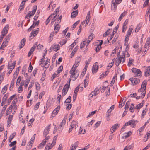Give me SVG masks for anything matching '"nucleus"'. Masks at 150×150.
I'll use <instances>...</instances> for the list:
<instances>
[{"instance_id": "51", "label": "nucleus", "mask_w": 150, "mask_h": 150, "mask_svg": "<svg viewBox=\"0 0 150 150\" xmlns=\"http://www.w3.org/2000/svg\"><path fill=\"white\" fill-rule=\"evenodd\" d=\"M36 26V25H35V23L33 22V23L32 26L28 29V31H30L33 29Z\"/></svg>"}, {"instance_id": "34", "label": "nucleus", "mask_w": 150, "mask_h": 150, "mask_svg": "<svg viewBox=\"0 0 150 150\" xmlns=\"http://www.w3.org/2000/svg\"><path fill=\"white\" fill-rule=\"evenodd\" d=\"M127 11H125L121 14L118 20L119 21H121V19H122V17H124L127 14Z\"/></svg>"}, {"instance_id": "29", "label": "nucleus", "mask_w": 150, "mask_h": 150, "mask_svg": "<svg viewBox=\"0 0 150 150\" xmlns=\"http://www.w3.org/2000/svg\"><path fill=\"white\" fill-rule=\"evenodd\" d=\"M8 43V42H6L4 40V42L0 47V49L3 50V48H5L6 46Z\"/></svg>"}, {"instance_id": "3", "label": "nucleus", "mask_w": 150, "mask_h": 150, "mask_svg": "<svg viewBox=\"0 0 150 150\" xmlns=\"http://www.w3.org/2000/svg\"><path fill=\"white\" fill-rule=\"evenodd\" d=\"M112 10L115 11L116 10L117 4L120 3L121 1L120 0H112Z\"/></svg>"}, {"instance_id": "28", "label": "nucleus", "mask_w": 150, "mask_h": 150, "mask_svg": "<svg viewBox=\"0 0 150 150\" xmlns=\"http://www.w3.org/2000/svg\"><path fill=\"white\" fill-rule=\"evenodd\" d=\"M79 87L78 86L75 89V90L74 92V96H75V98L74 99V100L76 99V97L77 96V92L79 91Z\"/></svg>"}, {"instance_id": "6", "label": "nucleus", "mask_w": 150, "mask_h": 150, "mask_svg": "<svg viewBox=\"0 0 150 150\" xmlns=\"http://www.w3.org/2000/svg\"><path fill=\"white\" fill-rule=\"evenodd\" d=\"M71 80H70L69 82V84H65L64 87L62 91V95L63 96H64L67 93L69 87L70 85V81Z\"/></svg>"}, {"instance_id": "11", "label": "nucleus", "mask_w": 150, "mask_h": 150, "mask_svg": "<svg viewBox=\"0 0 150 150\" xmlns=\"http://www.w3.org/2000/svg\"><path fill=\"white\" fill-rule=\"evenodd\" d=\"M9 25L7 24L6 25V26L5 27L2 31L1 33L2 36H4L5 35H6L8 32V30Z\"/></svg>"}, {"instance_id": "56", "label": "nucleus", "mask_w": 150, "mask_h": 150, "mask_svg": "<svg viewBox=\"0 0 150 150\" xmlns=\"http://www.w3.org/2000/svg\"><path fill=\"white\" fill-rule=\"evenodd\" d=\"M56 143V141L54 140H53V142L51 144H50V143H49L48 144L50 145V148L51 149V148H52L53 147V146Z\"/></svg>"}, {"instance_id": "63", "label": "nucleus", "mask_w": 150, "mask_h": 150, "mask_svg": "<svg viewBox=\"0 0 150 150\" xmlns=\"http://www.w3.org/2000/svg\"><path fill=\"white\" fill-rule=\"evenodd\" d=\"M40 103V102H38L35 105L34 109L35 110H37L38 108Z\"/></svg>"}, {"instance_id": "54", "label": "nucleus", "mask_w": 150, "mask_h": 150, "mask_svg": "<svg viewBox=\"0 0 150 150\" xmlns=\"http://www.w3.org/2000/svg\"><path fill=\"white\" fill-rule=\"evenodd\" d=\"M59 75L58 74H57L56 73H54L52 76V77H51V80H53L56 77H58L59 76Z\"/></svg>"}, {"instance_id": "46", "label": "nucleus", "mask_w": 150, "mask_h": 150, "mask_svg": "<svg viewBox=\"0 0 150 150\" xmlns=\"http://www.w3.org/2000/svg\"><path fill=\"white\" fill-rule=\"evenodd\" d=\"M59 49V45H56L54 46L53 47L54 50L55 52L57 51Z\"/></svg>"}, {"instance_id": "15", "label": "nucleus", "mask_w": 150, "mask_h": 150, "mask_svg": "<svg viewBox=\"0 0 150 150\" xmlns=\"http://www.w3.org/2000/svg\"><path fill=\"white\" fill-rule=\"evenodd\" d=\"M96 64H98L97 62H96L93 65L92 68V72L93 73H96L98 70V66Z\"/></svg>"}, {"instance_id": "26", "label": "nucleus", "mask_w": 150, "mask_h": 150, "mask_svg": "<svg viewBox=\"0 0 150 150\" xmlns=\"http://www.w3.org/2000/svg\"><path fill=\"white\" fill-rule=\"evenodd\" d=\"M93 34H91L88 37V40L87 42V45H88L89 43L92 40L93 38Z\"/></svg>"}, {"instance_id": "32", "label": "nucleus", "mask_w": 150, "mask_h": 150, "mask_svg": "<svg viewBox=\"0 0 150 150\" xmlns=\"http://www.w3.org/2000/svg\"><path fill=\"white\" fill-rule=\"evenodd\" d=\"M122 55H120V57L121 58V59H123V60L122 61V63H123L125 60V51H123L122 52Z\"/></svg>"}, {"instance_id": "25", "label": "nucleus", "mask_w": 150, "mask_h": 150, "mask_svg": "<svg viewBox=\"0 0 150 150\" xmlns=\"http://www.w3.org/2000/svg\"><path fill=\"white\" fill-rule=\"evenodd\" d=\"M78 13V10L74 11L71 13V18H73L76 17Z\"/></svg>"}, {"instance_id": "22", "label": "nucleus", "mask_w": 150, "mask_h": 150, "mask_svg": "<svg viewBox=\"0 0 150 150\" xmlns=\"http://www.w3.org/2000/svg\"><path fill=\"white\" fill-rule=\"evenodd\" d=\"M13 116V115H9L8 118V119L7 122V126L8 127H9L10 126V124L11 123V121L12 120Z\"/></svg>"}, {"instance_id": "33", "label": "nucleus", "mask_w": 150, "mask_h": 150, "mask_svg": "<svg viewBox=\"0 0 150 150\" xmlns=\"http://www.w3.org/2000/svg\"><path fill=\"white\" fill-rule=\"evenodd\" d=\"M144 103L143 102V101L142 102V103L138 104V105L136 106V109H139L142 106L144 105Z\"/></svg>"}, {"instance_id": "1", "label": "nucleus", "mask_w": 150, "mask_h": 150, "mask_svg": "<svg viewBox=\"0 0 150 150\" xmlns=\"http://www.w3.org/2000/svg\"><path fill=\"white\" fill-rule=\"evenodd\" d=\"M76 69L74 66L72 67L69 71L70 73L71 74L70 78L73 81H75L79 75V72L77 70H76Z\"/></svg>"}, {"instance_id": "7", "label": "nucleus", "mask_w": 150, "mask_h": 150, "mask_svg": "<svg viewBox=\"0 0 150 150\" xmlns=\"http://www.w3.org/2000/svg\"><path fill=\"white\" fill-rule=\"evenodd\" d=\"M37 9V6L33 7V10L31 11H29L28 13L26 15L25 18H30L31 16H33L36 12Z\"/></svg>"}, {"instance_id": "5", "label": "nucleus", "mask_w": 150, "mask_h": 150, "mask_svg": "<svg viewBox=\"0 0 150 150\" xmlns=\"http://www.w3.org/2000/svg\"><path fill=\"white\" fill-rule=\"evenodd\" d=\"M137 121H134L133 120H130L129 122H126L123 126V127L121 129V130L124 129L125 128V127L129 125H130L132 127H133L135 125V124Z\"/></svg>"}, {"instance_id": "31", "label": "nucleus", "mask_w": 150, "mask_h": 150, "mask_svg": "<svg viewBox=\"0 0 150 150\" xmlns=\"http://www.w3.org/2000/svg\"><path fill=\"white\" fill-rule=\"evenodd\" d=\"M134 76H140L142 75V72L139 69H137L135 74L134 75Z\"/></svg>"}, {"instance_id": "36", "label": "nucleus", "mask_w": 150, "mask_h": 150, "mask_svg": "<svg viewBox=\"0 0 150 150\" xmlns=\"http://www.w3.org/2000/svg\"><path fill=\"white\" fill-rule=\"evenodd\" d=\"M88 76H86V79L84 80V85L85 87H86V86H87L88 85Z\"/></svg>"}, {"instance_id": "64", "label": "nucleus", "mask_w": 150, "mask_h": 150, "mask_svg": "<svg viewBox=\"0 0 150 150\" xmlns=\"http://www.w3.org/2000/svg\"><path fill=\"white\" fill-rule=\"evenodd\" d=\"M101 46H100V45H98L97 46L95 49V51L96 52H97L98 51H99L101 48Z\"/></svg>"}, {"instance_id": "35", "label": "nucleus", "mask_w": 150, "mask_h": 150, "mask_svg": "<svg viewBox=\"0 0 150 150\" xmlns=\"http://www.w3.org/2000/svg\"><path fill=\"white\" fill-rule=\"evenodd\" d=\"M15 80V79H13L11 81V84L10 85V90H11V89H13V88L14 85V80Z\"/></svg>"}, {"instance_id": "14", "label": "nucleus", "mask_w": 150, "mask_h": 150, "mask_svg": "<svg viewBox=\"0 0 150 150\" xmlns=\"http://www.w3.org/2000/svg\"><path fill=\"white\" fill-rule=\"evenodd\" d=\"M51 124L49 125L48 126L45 128L44 131L43 136L46 137L49 133V129L50 128Z\"/></svg>"}, {"instance_id": "9", "label": "nucleus", "mask_w": 150, "mask_h": 150, "mask_svg": "<svg viewBox=\"0 0 150 150\" xmlns=\"http://www.w3.org/2000/svg\"><path fill=\"white\" fill-rule=\"evenodd\" d=\"M39 31V30H34L32 31L29 38V40H30L33 37L36 36L38 33Z\"/></svg>"}, {"instance_id": "18", "label": "nucleus", "mask_w": 150, "mask_h": 150, "mask_svg": "<svg viewBox=\"0 0 150 150\" xmlns=\"http://www.w3.org/2000/svg\"><path fill=\"white\" fill-rule=\"evenodd\" d=\"M78 142H76L74 144H72L70 147V150H75L78 146Z\"/></svg>"}, {"instance_id": "39", "label": "nucleus", "mask_w": 150, "mask_h": 150, "mask_svg": "<svg viewBox=\"0 0 150 150\" xmlns=\"http://www.w3.org/2000/svg\"><path fill=\"white\" fill-rule=\"evenodd\" d=\"M35 49L33 47H32L28 54V57H30L34 51Z\"/></svg>"}, {"instance_id": "10", "label": "nucleus", "mask_w": 150, "mask_h": 150, "mask_svg": "<svg viewBox=\"0 0 150 150\" xmlns=\"http://www.w3.org/2000/svg\"><path fill=\"white\" fill-rule=\"evenodd\" d=\"M119 124H115L112 127L110 130L111 134L119 127Z\"/></svg>"}, {"instance_id": "13", "label": "nucleus", "mask_w": 150, "mask_h": 150, "mask_svg": "<svg viewBox=\"0 0 150 150\" xmlns=\"http://www.w3.org/2000/svg\"><path fill=\"white\" fill-rule=\"evenodd\" d=\"M145 76H149L150 75V66H148L145 68Z\"/></svg>"}, {"instance_id": "30", "label": "nucleus", "mask_w": 150, "mask_h": 150, "mask_svg": "<svg viewBox=\"0 0 150 150\" xmlns=\"http://www.w3.org/2000/svg\"><path fill=\"white\" fill-rule=\"evenodd\" d=\"M131 134V132L129 131L127 133H125V135L122 136V138L123 139H125L130 136Z\"/></svg>"}, {"instance_id": "60", "label": "nucleus", "mask_w": 150, "mask_h": 150, "mask_svg": "<svg viewBox=\"0 0 150 150\" xmlns=\"http://www.w3.org/2000/svg\"><path fill=\"white\" fill-rule=\"evenodd\" d=\"M24 4L25 3L23 2L22 1V2L20 5V7L21 8H19V9L20 10V11H21L22 9H23L24 7Z\"/></svg>"}, {"instance_id": "40", "label": "nucleus", "mask_w": 150, "mask_h": 150, "mask_svg": "<svg viewBox=\"0 0 150 150\" xmlns=\"http://www.w3.org/2000/svg\"><path fill=\"white\" fill-rule=\"evenodd\" d=\"M54 15V14H51L48 18L46 20L45 22V23L46 25H47L50 22V19L52 18V16Z\"/></svg>"}, {"instance_id": "17", "label": "nucleus", "mask_w": 150, "mask_h": 150, "mask_svg": "<svg viewBox=\"0 0 150 150\" xmlns=\"http://www.w3.org/2000/svg\"><path fill=\"white\" fill-rule=\"evenodd\" d=\"M26 42V39L25 38L22 39L21 41L19 46V49H21L23 48L25 45Z\"/></svg>"}, {"instance_id": "2", "label": "nucleus", "mask_w": 150, "mask_h": 150, "mask_svg": "<svg viewBox=\"0 0 150 150\" xmlns=\"http://www.w3.org/2000/svg\"><path fill=\"white\" fill-rule=\"evenodd\" d=\"M146 84L147 82L146 81H144L142 84L140 88L138 90L139 92H141L142 96L141 97L142 98L144 97L146 94Z\"/></svg>"}, {"instance_id": "24", "label": "nucleus", "mask_w": 150, "mask_h": 150, "mask_svg": "<svg viewBox=\"0 0 150 150\" xmlns=\"http://www.w3.org/2000/svg\"><path fill=\"white\" fill-rule=\"evenodd\" d=\"M122 59L120 57H118L116 59V61L115 62V65L117 66H118L122 62Z\"/></svg>"}, {"instance_id": "23", "label": "nucleus", "mask_w": 150, "mask_h": 150, "mask_svg": "<svg viewBox=\"0 0 150 150\" xmlns=\"http://www.w3.org/2000/svg\"><path fill=\"white\" fill-rule=\"evenodd\" d=\"M60 28V25L58 24H56V25L54 26V31L56 34H57Z\"/></svg>"}, {"instance_id": "62", "label": "nucleus", "mask_w": 150, "mask_h": 150, "mask_svg": "<svg viewBox=\"0 0 150 150\" xmlns=\"http://www.w3.org/2000/svg\"><path fill=\"white\" fill-rule=\"evenodd\" d=\"M134 60L133 59L131 58H130L129 59V62L128 64V65L129 66H130L131 64H132V62L134 61Z\"/></svg>"}, {"instance_id": "12", "label": "nucleus", "mask_w": 150, "mask_h": 150, "mask_svg": "<svg viewBox=\"0 0 150 150\" xmlns=\"http://www.w3.org/2000/svg\"><path fill=\"white\" fill-rule=\"evenodd\" d=\"M128 23V20L127 19H126L125 21L123 24L122 28V32L124 33L126 31Z\"/></svg>"}, {"instance_id": "43", "label": "nucleus", "mask_w": 150, "mask_h": 150, "mask_svg": "<svg viewBox=\"0 0 150 150\" xmlns=\"http://www.w3.org/2000/svg\"><path fill=\"white\" fill-rule=\"evenodd\" d=\"M46 142V141H45V140H43L42 142H41L38 146V148H41L42 147L45 145Z\"/></svg>"}, {"instance_id": "53", "label": "nucleus", "mask_w": 150, "mask_h": 150, "mask_svg": "<svg viewBox=\"0 0 150 150\" xmlns=\"http://www.w3.org/2000/svg\"><path fill=\"white\" fill-rule=\"evenodd\" d=\"M77 48L75 47L74 48L72 52L71 55V58H72V57H73L74 55L75 52L77 51Z\"/></svg>"}, {"instance_id": "59", "label": "nucleus", "mask_w": 150, "mask_h": 150, "mask_svg": "<svg viewBox=\"0 0 150 150\" xmlns=\"http://www.w3.org/2000/svg\"><path fill=\"white\" fill-rule=\"evenodd\" d=\"M57 15L56 14L54 16H52V18H53L52 20V21L51 22V23L52 24V25L54 23L56 20V17Z\"/></svg>"}, {"instance_id": "57", "label": "nucleus", "mask_w": 150, "mask_h": 150, "mask_svg": "<svg viewBox=\"0 0 150 150\" xmlns=\"http://www.w3.org/2000/svg\"><path fill=\"white\" fill-rule=\"evenodd\" d=\"M63 69V66H60L59 68L58 69L57 71V72L59 73L62 71Z\"/></svg>"}, {"instance_id": "47", "label": "nucleus", "mask_w": 150, "mask_h": 150, "mask_svg": "<svg viewBox=\"0 0 150 150\" xmlns=\"http://www.w3.org/2000/svg\"><path fill=\"white\" fill-rule=\"evenodd\" d=\"M115 60V58H114L112 60V62L111 63H109L108 64L107 66V68L110 69L113 66V64L114 63Z\"/></svg>"}, {"instance_id": "21", "label": "nucleus", "mask_w": 150, "mask_h": 150, "mask_svg": "<svg viewBox=\"0 0 150 150\" xmlns=\"http://www.w3.org/2000/svg\"><path fill=\"white\" fill-rule=\"evenodd\" d=\"M71 126L73 127V128L76 129L78 126V123L77 121L73 120L71 124Z\"/></svg>"}, {"instance_id": "61", "label": "nucleus", "mask_w": 150, "mask_h": 150, "mask_svg": "<svg viewBox=\"0 0 150 150\" xmlns=\"http://www.w3.org/2000/svg\"><path fill=\"white\" fill-rule=\"evenodd\" d=\"M35 136H33L31 138L30 140V142H29V143H30V144H32L33 143L34 141V140L35 139Z\"/></svg>"}, {"instance_id": "19", "label": "nucleus", "mask_w": 150, "mask_h": 150, "mask_svg": "<svg viewBox=\"0 0 150 150\" xmlns=\"http://www.w3.org/2000/svg\"><path fill=\"white\" fill-rule=\"evenodd\" d=\"M81 61V58L80 57H77L76 59L75 62V64L73 66L76 69L77 67L79 65V63Z\"/></svg>"}, {"instance_id": "58", "label": "nucleus", "mask_w": 150, "mask_h": 150, "mask_svg": "<svg viewBox=\"0 0 150 150\" xmlns=\"http://www.w3.org/2000/svg\"><path fill=\"white\" fill-rule=\"evenodd\" d=\"M16 100L14 99V100H13L12 102V105H12V107L13 108H14V109L15 108V105L16 104Z\"/></svg>"}, {"instance_id": "41", "label": "nucleus", "mask_w": 150, "mask_h": 150, "mask_svg": "<svg viewBox=\"0 0 150 150\" xmlns=\"http://www.w3.org/2000/svg\"><path fill=\"white\" fill-rule=\"evenodd\" d=\"M85 133V130L81 128V127L79 129V134H84Z\"/></svg>"}, {"instance_id": "4", "label": "nucleus", "mask_w": 150, "mask_h": 150, "mask_svg": "<svg viewBox=\"0 0 150 150\" xmlns=\"http://www.w3.org/2000/svg\"><path fill=\"white\" fill-rule=\"evenodd\" d=\"M90 14V11H89L87 13L85 20L81 22L80 25H84L85 27L86 26L89 21Z\"/></svg>"}, {"instance_id": "49", "label": "nucleus", "mask_w": 150, "mask_h": 150, "mask_svg": "<svg viewBox=\"0 0 150 150\" xmlns=\"http://www.w3.org/2000/svg\"><path fill=\"white\" fill-rule=\"evenodd\" d=\"M133 29L132 28H130L128 30L127 33V34L126 35L127 36H129L131 34V32Z\"/></svg>"}, {"instance_id": "55", "label": "nucleus", "mask_w": 150, "mask_h": 150, "mask_svg": "<svg viewBox=\"0 0 150 150\" xmlns=\"http://www.w3.org/2000/svg\"><path fill=\"white\" fill-rule=\"evenodd\" d=\"M16 95V94H14L12 96H11L8 100V101L9 103H10L12 100H13L14 98L15 97V96Z\"/></svg>"}, {"instance_id": "20", "label": "nucleus", "mask_w": 150, "mask_h": 150, "mask_svg": "<svg viewBox=\"0 0 150 150\" xmlns=\"http://www.w3.org/2000/svg\"><path fill=\"white\" fill-rule=\"evenodd\" d=\"M16 64V62L15 61L12 64V65H10L9 63L8 66V69L13 70L14 68L15 64Z\"/></svg>"}, {"instance_id": "8", "label": "nucleus", "mask_w": 150, "mask_h": 150, "mask_svg": "<svg viewBox=\"0 0 150 150\" xmlns=\"http://www.w3.org/2000/svg\"><path fill=\"white\" fill-rule=\"evenodd\" d=\"M129 80L131 81L132 85H133L138 84L140 81V79L137 78H130Z\"/></svg>"}, {"instance_id": "48", "label": "nucleus", "mask_w": 150, "mask_h": 150, "mask_svg": "<svg viewBox=\"0 0 150 150\" xmlns=\"http://www.w3.org/2000/svg\"><path fill=\"white\" fill-rule=\"evenodd\" d=\"M108 72L106 71L103 72L100 76V78H103L106 76L108 74Z\"/></svg>"}, {"instance_id": "42", "label": "nucleus", "mask_w": 150, "mask_h": 150, "mask_svg": "<svg viewBox=\"0 0 150 150\" xmlns=\"http://www.w3.org/2000/svg\"><path fill=\"white\" fill-rule=\"evenodd\" d=\"M16 133H13L12 134H11L9 138V142H10L12 139L14 138Z\"/></svg>"}, {"instance_id": "50", "label": "nucleus", "mask_w": 150, "mask_h": 150, "mask_svg": "<svg viewBox=\"0 0 150 150\" xmlns=\"http://www.w3.org/2000/svg\"><path fill=\"white\" fill-rule=\"evenodd\" d=\"M130 104V102L129 101H127L126 104L125 105V110H128V108H129V105Z\"/></svg>"}, {"instance_id": "52", "label": "nucleus", "mask_w": 150, "mask_h": 150, "mask_svg": "<svg viewBox=\"0 0 150 150\" xmlns=\"http://www.w3.org/2000/svg\"><path fill=\"white\" fill-rule=\"evenodd\" d=\"M134 108V105L132 103L129 108L130 111L131 112H134V110L133 109Z\"/></svg>"}, {"instance_id": "16", "label": "nucleus", "mask_w": 150, "mask_h": 150, "mask_svg": "<svg viewBox=\"0 0 150 150\" xmlns=\"http://www.w3.org/2000/svg\"><path fill=\"white\" fill-rule=\"evenodd\" d=\"M60 108V106H58L52 112V116L54 117L56 115H57L58 113V111L59 110Z\"/></svg>"}, {"instance_id": "45", "label": "nucleus", "mask_w": 150, "mask_h": 150, "mask_svg": "<svg viewBox=\"0 0 150 150\" xmlns=\"http://www.w3.org/2000/svg\"><path fill=\"white\" fill-rule=\"evenodd\" d=\"M86 40H87V39H86V40H85V41H83V42H81V44L80 45V48L81 49H82V48H83V47H84V46H85V45H86Z\"/></svg>"}, {"instance_id": "27", "label": "nucleus", "mask_w": 150, "mask_h": 150, "mask_svg": "<svg viewBox=\"0 0 150 150\" xmlns=\"http://www.w3.org/2000/svg\"><path fill=\"white\" fill-rule=\"evenodd\" d=\"M62 18V15L60 16L58 18H57L56 17V21L55 23V25L58 24H59L61 22V20Z\"/></svg>"}, {"instance_id": "37", "label": "nucleus", "mask_w": 150, "mask_h": 150, "mask_svg": "<svg viewBox=\"0 0 150 150\" xmlns=\"http://www.w3.org/2000/svg\"><path fill=\"white\" fill-rule=\"evenodd\" d=\"M66 120H63L60 124V126L59 127V129L62 130V129L61 128V127L63 126L65 123Z\"/></svg>"}, {"instance_id": "38", "label": "nucleus", "mask_w": 150, "mask_h": 150, "mask_svg": "<svg viewBox=\"0 0 150 150\" xmlns=\"http://www.w3.org/2000/svg\"><path fill=\"white\" fill-rule=\"evenodd\" d=\"M8 84H7V85H5L4 87L2 88V91H1V93H2L3 94H4L6 92V91L7 90V87H8Z\"/></svg>"}, {"instance_id": "44", "label": "nucleus", "mask_w": 150, "mask_h": 150, "mask_svg": "<svg viewBox=\"0 0 150 150\" xmlns=\"http://www.w3.org/2000/svg\"><path fill=\"white\" fill-rule=\"evenodd\" d=\"M11 34H9L8 35L6 38L4 39V40L6 42H8L10 39V37L11 36Z\"/></svg>"}]
</instances>
